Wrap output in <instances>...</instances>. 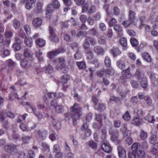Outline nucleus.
Masks as SVG:
<instances>
[{
  "mask_svg": "<svg viewBox=\"0 0 158 158\" xmlns=\"http://www.w3.org/2000/svg\"><path fill=\"white\" fill-rule=\"evenodd\" d=\"M66 64V61L64 58H59L57 60L55 68L57 70H61L63 73H67L69 70V68Z\"/></svg>",
  "mask_w": 158,
  "mask_h": 158,
  "instance_id": "obj_1",
  "label": "nucleus"
},
{
  "mask_svg": "<svg viewBox=\"0 0 158 158\" xmlns=\"http://www.w3.org/2000/svg\"><path fill=\"white\" fill-rule=\"evenodd\" d=\"M81 110V108L80 105L77 103H75L70 108V111L73 122L82 114Z\"/></svg>",
  "mask_w": 158,
  "mask_h": 158,
  "instance_id": "obj_2",
  "label": "nucleus"
},
{
  "mask_svg": "<svg viewBox=\"0 0 158 158\" xmlns=\"http://www.w3.org/2000/svg\"><path fill=\"white\" fill-rule=\"evenodd\" d=\"M21 66L27 71H29L33 69V63L29 59L25 58L21 61Z\"/></svg>",
  "mask_w": 158,
  "mask_h": 158,
  "instance_id": "obj_3",
  "label": "nucleus"
},
{
  "mask_svg": "<svg viewBox=\"0 0 158 158\" xmlns=\"http://www.w3.org/2000/svg\"><path fill=\"white\" fill-rule=\"evenodd\" d=\"M138 147L137 150H135L136 155L137 158H144L145 156V153L144 151V147L143 144H140L139 143H137Z\"/></svg>",
  "mask_w": 158,
  "mask_h": 158,
  "instance_id": "obj_4",
  "label": "nucleus"
},
{
  "mask_svg": "<svg viewBox=\"0 0 158 158\" xmlns=\"http://www.w3.org/2000/svg\"><path fill=\"white\" fill-rule=\"evenodd\" d=\"M96 10V7L93 5L85 4L82 7V12L84 13L87 12L89 14H91Z\"/></svg>",
  "mask_w": 158,
  "mask_h": 158,
  "instance_id": "obj_5",
  "label": "nucleus"
},
{
  "mask_svg": "<svg viewBox=\"0 0 158 158\" xmlns=\"http://www.w3.org/2000/svg\"><path fill=\"white\" fill-rule=\"evenodd\" d=\"M65 51L64 49L63 48L51 51L47 53V56L50 59H52L61 53L64 52Z\"/></svg>",
  "mask_w": 158,
  "mask_h": 158,
  "instance_id": "obj_6",
  "label": "nucleus"
},
{
  "mask_svg": "<svg viewBox=\"0 0 158 158\" xmlns=\"http://www.w3.org/2000/svg\"><path fill=\"white\" fill-rule=\"evenodd\" d=\"M96 43V40L94 38L91 37H87L83 42V47L85 49H87L89 48L90 44L92 45H94Z\"/></svg>",
  "mask_w": 158,
  "mask_h": 158,
  "instance_id": "obj_7",
  "label": "nucleus"
},
{
  "mask_svg": "<svg viewBox=\"0 0 158 158\" xmlns=\"http://www.w3.org/2000/svg\"><path fill=\"white\" fill-rule=\"evenodd\" d=\"M92 101L95 108L100 111L105 109L106 107L105 105L102 103H98V100L95 96H94L93 97Z\"/></svg>",
  "mask_w": 158,
  "mask_h": 158,
  "instance_id": "obj_8",
  "label": "nucleus"
},
{
  "mask_svg": "<svg viewBox=\"0 0 158 158\" xmlns=\"http://www.w3.org/2000/svg\"><path fill=\"white\" fill-rule=\"evenodd\" d=\"M4 149L6 151L10 153L12 155H15L18 152L16 146L14 145H6L4 147Z\"/></svg>",
  "mask_w": 158,
  "mask_h": 158,
  "instance_id": "obj_9",
  "label": "nucleus"
},
{
  "mask_svg": "<svg viewBox=\"0 0 158 158\" xmlns=\"http://www.w3.org/2000/svg\"><path fill=\"white\" fill-rule=\"evenodd\" d=\"M138 144L137 143H134L131 146V149L132 152H130L128 154V158H136L137 156L135 150H137L138 147Z\"/></svg>",
  "mask_w": 158,
  "mask_h": 158,
  "instance_id": "obj_10",
  "label": "nucleus"
},
{
  "mask_svg": "<svg viewBox=\"0 0 158 158\" xmlns=\"http://www.w3.org/2000/svg\"><path fill=\"white\" fill-rule=\"evenodd\" d=\"M102 149L107 153H110L112 149V148L108 142L104 143L102 145Z\"/></svg>",
  "mask_w": 158,
  "mask_h": 158,
  "instance_id": "obj_11",
  "label": "nucleus"
},
{
  "mask_svg": "<svg viewBox=\"0 0 158 158\" xmlns=\"http://www.w3.org/2000/svg\"><path fill=\"white\" fill-rule=\"evenodd\" d=\"M87 56L88 59L90 60L91 63L98 64V61L97 59L94 60V61H93L94 57V54L91 51H88L87 53Z\"/></svg>",
  "mask_w": 158,
  "mask_h": 158,
  "instance_id": "obj_12",
  "label": "nucleus"
},
{
  "mask_svg": "<svg viewBox=\"0 0 158 158\" xmlns=\"http://www.w3.org/2000/svg\"><path fill=\"white\" fill-rule=\"evenodd\" d=\"M118 155L120 158H125L126 156V152L124 149L121 146L117 148Z\"/></svg>",
  "mask_w": 158,
  "mask_h": 158,
  "instance_id": "obj_13",
  "label": "nucleus"
},
{
  "mask_svg": "<svg viewBox=\"0 0 158 158\" xmlns=\"http://www.w3.org/2000/svg\"><path fill=\"white\" fill-rule=\"evenodd\" d=\"M144 72L141 69H139L136 70L135 76L138 80H140L145 77H144Z\"/></svg>",
  "mask_w": 158,
  "mask_h": 158,
  "instance_id": "obj_14",
  "label": "nucleus"
},
{
  "mask_svg": "<svg viewBox=\"0 0 158 158\" xmlns=\"http://www.w3.org/2000/svg\"><path fill=\"white\" fill-rule=\"evenodd\" d=\"M123 135L124 136H127L130 135L131 134V131L128 129L127 125L126 124H124L121 129Z\"/></svg>",
  "mask_w": 158,
  "mask_h": 158,
  "instance_id": "obj_15",
  "label": "nucleus"
},
{
  "mask_svg": "<svg viewBox=\"0 0 158 158\" xmlns=\"http://www.w3.org/2000/svg\"><path fill=\"white\" fill-rule=\"evenodd\" d=\"M149 142L150 143L157 146L158 144V139L156 135H152L149 139Z\"/></svg>",
  "mask_w": 158,
  "mask_h": 158,
  "instance_id": "obj_16",
  "label": "nucleus"
},
{
  "mask_svg": "<svg viewBox=\"0 0 158 158\" xmlns=\"http://www.w3.org/2000/svg\"><path fill=\"white\" fill-rule=\"evenodd\" d=\"M114 29L118 35L121 36L123 35V30L120 25L119 24L115 25L114 27Z\"/></svg>",
  "mask_w": 158,
  "mask_h": 158,
  "instance_id": "obj_17",
  "label": "nucleus"
},
{
  "mask_svg": "<svg viewBox=\"0 0 158 158\" xmlns=\"http://www.w3.org/2000/svg\"><path fill=\"white\" fill-rule=\"evenodd\" d=\"M42 22V20L41 18H37L33 19L32 24L34 27H38L41 26Z\"/></svg>",
  "mask_w": 158,
  "mask_h": 158,
  "instance_id": "obj_18",
  "label": "nucleus"
},
{
  "mask_svg": "<svg viewBox=\"0 0 158 158\" xmlns=\"http://www.w3.org/2000/svg\"><path fill=\"white\" fill-rule=\"evenodd\" d=\"M150 79L151 82L153 86H156L158 85V82L157 81V78H158V76L157 75L152 73L150 76Z\"/></svg>",
  "mask_w": 158,
  "mask_h": 158,
  "instance_id": "obj_19",
  "label": "nucleus"
},
{
  "mask_svg": "<svg viewBox=\"0 0 158 158\" xmlns=\"http://www.w3.org/2000/svg\"><path fill=\"white\" fill-rule=\"evenodd\" d=\"M96 119L102 124V123L105 122L106 118L104 114L96 115Z\"/></svg>",
  "mask_w": 158,
  "mask_h": 158,
  "instance_id": "obj_20",
  "label": "nucleus"
},
{
  "mask_svg": "<svg viewBox=\"0 0 158 158\" xmlns=\"http://www.w3.org/2000/svg\"><path fill=\"white\" fill-rule=\"evenodd\" d=\"M36 0H27L26 1L25 7L28 10L31 9L32 6V5L35 3Z\"/></svg>",
  "mask_w": 158,
  "mask_h": 158,
  "instance_id": "obj_21",
  "label": "nucleus"
},
{
  "mask_svg": "<svg viewBox=\"0 0 158 158\" xmlns=\"http://www.w3.org/2000/svg\"><path fill=\"white\" fill-rule=\"evenodd\" d=\"M154 16L151 15L149 19L151 21V23L153 25V27L154 28H157L158 27V19H155Z\"/></svg>",
  "mask_w": 158,
  "mask_h": 158,
  "instance_id": "obj_22",
  "label": "nucleus"
},
{
  "mask_svg": "<svg viewBox=\"0 0 158 158\" xmlns=\"http://www.w3.org/2000/svg\"><path fill=\"white\" fill-rule=\"evenodd\" d=\"M94 51L98 54L103 55L104 53V49L100 46H95L94 48Z\"/></svg>",
  "mask_w": 158,
  "mask_h": 158,
  "instance_id": "obj_23",
  "label": "nucleus"
},
{
  "mask_svg": "<svg viewBox=\"0 0 158 158\" xmlns=\"http://www.w3.org/2000/svg\"><path fill=\"white\" fill-rule=\"evenodd\" d=\"M110 53L113 55L114 57L119 55L121 53L119 50L117 48H113L110 51Z\"/></svg>",
  "mask_w": 158,
  "mask_h": 158,
  "instance_id": "obj_24",
  "label": "nucleus"
},
{
  "mask_svg": "<svg viewBox=\"0 0 158 158\" xmlns=\"http://www.w3.org/2000/svg\"><path fill=\"white\" fill-rule=\"evenodd\" d=\"M119 43L123 46V49L126 50L127 48V39L125 38H121L119 40Z\"/></svg>",
  "mask_w": 158,
  "mask_h": 158,
  "instance_id": "obj_25",
  "label": "nucleus"
},
{
  "mask_svg": "<svg viewBox=\"0 0 158 158\" xmlns=\"http://www.w3.org/2000/svg\"><path fill=\"white\" fill-rule=\"evenodd\" d=\"M32 138L31 136L24 135L22 138V140L23 143L28 144L32 140Z\"/></svg>",
  "mask_w": 158,
  "mask_h": 158,
  "instance_id": "obj_26",
  "label": "nucleus"
},
{
  "mask_svg": "<svg viewBox=\"0 0 158 158\" xmlns=\"http://www.w3.org/2000/svg\"><path fill=\"white\" fill-rule=\"evenodd\" d=\"M36 44L40 47H42L44 46L46 44V41L44 40L41 39H38L35 40Z\"/></svg>",
  "mask_w": 158,
  "mask_h": 158,
  "instance_id": "obj_27",
  "label": "nucleus"
},
{
  "mask_svg": "<svg viewBox=\"0 0 158 158\" xmlns=\"http://www.w3.org/2000/svg\"><path fill=\"white\" fill-rule=\"evenodd\" d=\"M130 69L129 67L127 68V69L125 70L124 71H123L122 72V76L120 77V78L121 79H126L127 77V75H130V74L128 73H127V72L130 71Z\"/></svg>",
  "mask_w": 158,
  "mask_h": 158,
  "instance_id": "obj_28",
  "label": "nucleus"
},
{
  "mask_svg": "<svg viewBox=\"0 0 158 158\" xmlns=\"http://www.w3.org/2000/svg\"><path fill=\"white\" fill-rule=\"evenodd\" d=\"M142 58L146 61L148 62H151L152 58L146 52L143 53L142 55Z\"/></svg>",
  "mask_w": 158,
  "mask_h": 158,
  "instance_id": "obj_29",
  "label": "nucleus"
},
{
  "mask_svg": "<svg viewBox=\"0 0 158 158\" xmlns=\"http://www.w3.org/2000/svg\"><path fill=\"white\" fill-rule=\"evenodd\" d=\"M55 10L56 9L54 7V5L50 3L47 6L46 11L48 13H51L54 12Z\"/></svg>",
  "mask_w": 158,
  "mask_h": 158,
  "instance_id": "obj_30",
  "label": "nucleus"
},
{
  "mask_svg": "<svg viewBox=\"0 0 158 158\" xmlns=\"http://www.w3.org/2000/svg\"><path fill=\"white\" fill-rule=\"evenodd\" d=\"M117 66L121 69L124 70L125 68V62L122 60H118L116 63Z\"/></svg>",
  "mask_w": 158,
  "mask_h": 158,
  "instance_id": "obj_31",
  "label": "nucleus"
},
{
  "mask_svg": "<svg viewBox=\"0 0 158 158\" xmlns=\"http://www.w3.org/2000/svg\"><path fill=\"white\" fill-rule=\"evenodd\" d=\"M102 125V124L98 122H94L93 124V129L95 131H97L99 130Z\"/></svg>",
  "mask_w": 158,
  "mask_h": 158,
  "instance_id": "obj_32",
  "label": "nucleus"
},
{
  "mask_svg": "<svg viewBox=\"0 0 158 158\" xmlns=\"http://www.w3.org/2000/svg\"><path fill=\"white\" fill-rule=\"evenodd\" d=\"M23 105H26L28 106H29L31 108V110H32V111L34 114H35L36 116L37 117H39V114L37 112V110L35 109L33 107H32L31 105V104L29 102H25L23 103Z\"/></svg>",
  "mask_w": 158,
  "mask_h": 158,
  "instance_id": "obj_33",
  "label": "nucleus"
},
{
  "mask_svg": "<svg viewBox=\"0 0 158 158\" xmlns=\"http://www.w3.org/2000/svg\"><path fill=\"white\" fill-rule=\"evenodd\" d=\"M87 144L89 147L93 149H96L97 147V143L94 141H89L87 143Z\"/></svg>",
  "mask_w": 158,
  "mask_h": 158,
  "instance_id": "obj_34",
  "label": "nucleus"
},
{
  "mask_svg": "<svg viewBox=\"0 0 158 158\" xmlns=\"http://www.w3.org/2000/svg\"><path fill=\"white\" fill-rule=\"evenodd\" d=\"M134 112L137 115L139 116H142L143 114V110L139 107H137L135 108Z\"/></svg>",
  "mask_w": 158,
  "mask_h": 158,
  "instance_id": "obj_35",
  "label": "nucleus"
},
{
  "mask_svg": "<svg viewBox=\"0 0 158 158\" xmlns=\"http://www.w3.org/2000/svg\"><path fill=\"white\" fill-rule=\"evenodd\" d=\"M43 53L40 50H39L35 52V56L39 59L40 61H43L44 59L42 57Z\"/></svg>",
  "mask_w": 158,
  "mask_h": 158,
  "instance_id": "obj_36",
  "label": "nucleus"
},
{
  "mask_svg": "<svg viewBox=\"0 0 158 158\" xmlns=\"http://www.w3.org/2000/svg\"><path fill=\"white\" fill-rule=\"evenodd\" d=\"M135 13L133 10H130L128 14L129 19L134 22L135 19Z\"/></svg>",
  "mask_w": 158,
  "mask_h": 158,
  "instance_id": "obj_37",
  "label": "nucleus"
},
{
  "mask_svg": "<svg viewBox=\"0 0 158 158\" xmlns=\"http://www.w3.org/2000/svg\"><path fill=\"white\" fill-rule=\"evenodd\" d=\"M142 123V119L139 117H136L133 120V124L136 126L141 125Z\"/></svg>",
  "mask_w": 158,
  "mask_h": 158,
  "instance_id": "obj_38",
  "label": "nucleus"
},
{
  "mask_svg": "<svg viewBox=\"0 0 158 158\" xmlns=\"http://www.w3.org/2000/svg\"><path fill=\"white\" fill-rule=\"evenodd\" d=\"M53 68L50 65H48L46 68H44L43 70L47 73H50L53 72Z\"/></svg>",
  "mask_w": 158,
  "mask_h": 158,
  "instance_id": "obj_39",
  "label": "nucleus"
},
{
  "mask_svg": "<svg viewBox=\"0 0 158 158\" xmlns=\"http://www.w3.org/2000/svg\"><path fill=\"white\" fill-rule=\"evenodd\" d=\"M43 6V2H37L36 11L38 13H40L41 12Z\"/></svg>",
  "mask_w": 158,
  "mask_h": 158,
  "instance_id": "obj_40",
  "label": "nucleus"
},
{
  "mask_svg": "<svg viewBox=\"0 0 158 158\" xmlns=\"http://www.w3.org/2000/svg\"><path fill=\"white\" fill-rule=\"evenodd\" d=\"M144 99L148 105L151 106L152 105V100L151 98L149 96L147 95L144 96Z\"/></svg>",
  "mask_w": 158,
  "mask_h": 158,
  "instance_id": "obj_41",
  "label": "nucleus"
},
{
  "mask_svg": "<svg viewBox=\"0 0 158 158\" xmlns=\"http://www.w3.org/2000/svg\"><path fill=\"white\" fill-rule=\"evenodd\" d=\"M123 118L127 121H129L131 119V116L129 113L127 111L123 114Z\"/></svg>",
  "mask_w": 158,
  "mask_h": 158,
  "instance_id": "obj_42",
  "label": "nucleus"
},
{
  "mask_svg": "<svg viewBox=\"0 0 158 158\" xmlns=\"http://www.w3.org/2000/svg\"><path fill=\"white\" fill-rule=\"evenodd\" d=\"M25 42L28 47H30L32 46L33 44L32 38L27 37L25 40Z\"/></svg>",
  "mask_w": 158,
  "mask_h": 158,
  "instance_id": "obj_43",
  "label": "nucleus"
},
{
  "mask_svg": "<svg viewBox=\"0 0 158 158\" xmlns=\"http://www.w3.org/2000/svg\"><path fill=\"white\" fill-rule=\"evenodd\" d=\"M141 86L143 88H146L148 86V82L146 77L141 79L140 82Z\"/></svg>",
  "mask_w": 158,
  "mask_h": 158,
  "instance_id": "obj_44",
  "label": "nucleus"
},
{
  "mask_svg": "<svg viewBox=\"0 0 158 158\" xmlns=\"http://www.w3.org/2000/svg\"><path fill=\"white\" fill-rule=\"evenodd\" d=\"M56 112L59 113H61L64 111V108L61 105H57L54 108Z\"/></svg>",
  "mask_w": 158,
  "mask_h": 158,
  "instance_id": "obj_45",
  "label": "nucleus"
},
{
  "mask_svg": "<svg viewBox=\"0 0 158 158\" xmlns=\"http://www.w3.org/2000/svg\"><path fill=\"white\" fill-rule=\"evenodd\" d=\"M145 119L150 123H152L155 121L154 117L150 115L149 114L144 118Z\"/></svg>",
  "mask_w": 158,
  "mask_h": 158,
  "instance_id": "obj_46",
  "label": "nucleus"
},
{
  "mask_svg": "<svg viewBox=\"0 0 158 158\" xmlns=\"http://www.w3.org/2000/svg\"><path fill=\"white\" fill-rule=\"evenodd\" d=\"M52 3L54 5V7L56 10L59 9L60 7V3L57 0H55L52 1Z\"/></svg>",
  "mask_w": 158,
  "mask_h": 158,
  "instance_id": "obj_47",
  "label": "nucleus"
},
{
  "mask_svg": "<svg viewBox=\"0 0 158 158\" xmlns=\"http://www.w3.org/2000/svg\"><path fill=\"white\" fill-rule=\"evenodd\" d=\"M130 43L133 47H136L139 44L138 41L134 38H132L130 39Z\"/></svg>",
  "mask_w": 158,
  "mask_h": 158,
  "instance_id": "obj_48",
  "label": "nucleus"
},
{
  "mask_svg": "<svg viewBox=\"0 0 158 158\" xmlns=\"http://www.w3.org/2000/svg\"><path fill=\"white\" fill-rule=\"evenodd\" d=\"M76 64L79 69H84L86 67L85 63V62H77Z\"/></svg>",
  "mask_w": 158,
  "mask_h": 158,
  "instance_id": "obj_49",
  "label": "nucleus"
},
{
  "mask_svg": "<svg viewBox=\"0 0 158 158\" xmlns=\"http://www.w3.org/2000/svg\"><path fill=\"white\" fill-rule=\"evenodd\" d=\"M104 62L106 66L108 67H110L111 65V60L108 56H106L105 58Z\"/></svg>",
  "mask_w": 158,
  "mask_h": 158,
  "instance_id": "obj_50",
  "label": "nucleus"
},
{
  "mask_svg": "<svg viewBox=\"0 0 158 158\" xmlns=\"http://www.w3.org/2000/svg\"><path fill=\"white\" fill-rule=\"evenodd\" d=\"M114 69L111 68L107 70H106L105 76H106L107 75L112 76L114 75Z\"/></svg>",
  "mask_w": 158,
  "mask_h": 158,
  "instance_id": "obj_51",
  "label": "nucleus"
},
{
  "mask_svg": "<svg viewBox=\"0 0 158 158\" xmlns=\"http://www.w3.org/2000/svg\"><path fill=\"white\" fill-rule=\"evenodd\" d=\"M109 133L111 135H118L119 132L117 130L114 129L113 127H111L109 130Z\"/></svg>",
  "mask_w": 158,
  "mask_h": 158,
  "instance_id": "obj_52",
  "label": "nucleus"
},
{
  "mask_svg": "<svg viewBox=\"0 0 158 158\" xmlns=\"http://www.w3.org/2000/svg\"><path fill=\"white\" fill-rule=\"evenodd\" d=\"M13 25L15 29H18L20 26V23L19 21L15 19L13 21Z\"/></svg>",
  "mask_w": 158,
  "mask_h": 158,
  "instance_id": "obj_53",
  "label": "nucleus"
},
{
  "mask_svg": "<svg viewBox=\"0 0 158 158\" xmlns=\"http://www.w3.org/2000/svg\"><path fill=\"white\" fill-rule=\"evenodd\" d=\"M134 22L128 19V20L124 21L122 23L123 25L125 27H127L132 24Z\"/></svg>",
  "mask_w": 158,
  "mask_h": 158,
  "instance_id": "obj_54",
  "label": "nucleus"
},
{
  "mask_svg": "<svg viewBox=\"0 0 158 158\" xmlns=\"http://www.w3.org/2000/svg\"><path fill=\"white\" fill-rule=\"evenodd\" d=\"M23 55L25 58L28 59L31 58V56L27 49H25L23 52Z\"/></svg>",
  "mask_w": 158,
  "mask_h": 158,
  "instance_id": "obj_55",
  "label": "nucleus"
},
{
  "mask_svg": "<svg viewBox=\"0 0 158 158\" xmlns=\"http://www.w3.org/2000/svg\"><path fill=\"white\" fill-rule=\"evenodd\" d=\"M140 137L143 140L146 139L147 137V133L144 131L141 130L140 135Z\"/></svg>",
  "mask_w": 158,
  "mask_h": 158,
  "instance_id": "obj_56",
  "label": "nucleus"
},
{
  "mask_svg": "<svg viewBox=\"0 0 158 158\" xmlns=\"http://www.w3.org/2000/svg\"><path fill=\"white\" fill-rule=\"evenodd\" d=\"M10 54V51L9 50L6 49L3 52L2 54V57L4 58L9 56Z\"/></svg>",
  "mask_w": 158,
  "mask_h": 158,
  "instance_id": "obj_57",
  "label": "nucleus"
},
{
  "mask_svg": "<svg viewBox=\"0 0 158 158\" xmlns=\"http://www.w3.org/2000/svg\"><path fill=\"white\" fill-rule=\"evenodd\" d=\"M117 23V21L116 19L112 18L110 20V22H108L109 25L110 27L114 26Z\"/></svg>",
  "mask_w": 158,
  "mask_h": 158,
  "instance_id": "obj_58",
  "label": "nucleus"
},
{
  "mask_svg": "<svg viewBox=\"0 0 158 158\" xmlns=\"http://www.w3.org/2000/svg\"><path fill=\"white\" fill-rule=\"evenodd\" d=\"M150 152L153 155H156L158 152V148L157 146H155L152 148L150 151Z\"/></svg>",
  "mask_w": 158,
  "mask_h": 158,
  "instance_id": "obj_59",
  "label": "nucleus"
},
{
  "mask_svg": "<svg viewBox=\"0 0 158 158\" xmlns=\"http://www.w3.org/2000/svg\"><path fill=\"white\" fill-rule=\"evenodd\" d=\"M106 70L104 69H102L97 71V75L99 77H102L104 75H105Z\"/></svg>",
  "mask_w": 158,
  "mask_h": 158,
  "instance_id": "obj_60",
  "label": "nucleus"
},
{
  "mask_svg": "<svg viewBox=\"0 0 158 158\" xmlns=\"http://www.w3.org/2000/svg\"><path fill=\"white\" fill-rule=\"evenodd\" d=\"M98 41L100 44H104L106 41L105 37L103 36H100L98 38Z\"/></svg>",
  "mask_w": 158,
  "mask_h": 158,
  "instance_id": "obj_61",
  "label": "nucleus"
},
{
  "mask_svg": "<svg viewBox=\"0 0 158 158\" xmlns=\"http://www.w3.org/2000/svg\"><path fill=\"white\" fill-rule=\"evenodd\" d=\"M131 84L132 86L134 88H137L139 87L138 83L135 81L134 80H131Z\"/></svg>",
  "mask_w": 158,
  "mask_h": 158,
  "instance_id": "obj_62",
  "label": "nucleus"
},
{
  "mask_svg": "<svg viewBox=\"0 0 158 158\" xmlns=\"http://www.w3.org/2000/svg\"><path fill=\"white\" fill-rule=\"evenodd\" d=\"M13 48L15 51H18L20 49L21 46L19 43H16L13 45Z\"/></svg>",
  "mask_w": 158,
  "mask_h": 158,
  "instance_id": "obj_63",
  "label": "nucleus"
},
{
  "mask_svg": "<svg viewBox=\"0 0 158 158\" xmlns=\"http://www.w3.org/2000/svg\"><path fill=\"white\" fill-rule=\"evenodd\" d=\"M74 57L76 60H78L81 58V55L80 52L77 51L74 55Z\"/></svg>",
  "mask_w": 158,
  "mask_h": 158,
  "instance_id": "obj_64",
  "label": "nucleus"
}]
</instances>
